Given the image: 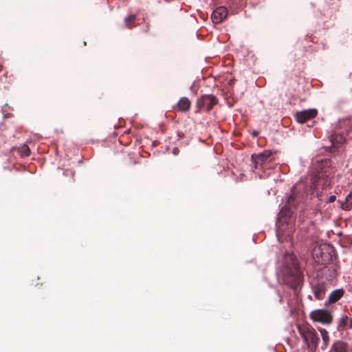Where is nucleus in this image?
Returning a JSON list of instances; mask_svg holds the SVG:
<instances>
[{
  "mask_svg": "<svg viewBox=\"0 0 352 352\" xmlns=\"http://www.w3.org/2000/svg\"><path fill=\"white\" fill-rule=\"evenodd\" d=\"M303 199V195L299 192L296 186H293L292 193L289 196L286 204L279 212L276 223V236L280 241L290 240L292 226L289 223L288 219L292 217L293 210Z\"/></svg>",
  "mask_w": 352,
  "mask_h": 352,
  "instance_id": "f257e3e1",
  "label": "nucleus"
},
{
  "mask_svg": "<svg viewBox=\"0 0 352 352\" xmlns=\"http://www.w3.org/2000/svg\"><path fill=\"white\" fill-rule=\"evenodd\" d=\"M334 170L330 166V161H322L316 173L311 179L309 191L312 197L323 201L327 195V188L331 184Z\"/></svg>",
  "mask_w": 352,
  "mask_h": 352,
  "instance_id": "f03ea898",
  "label": "nucleus"
},
{
  "mask_svg": "<svg viewBox=\"0 0 352 352\" xmlns=\"http://www.w3.org/2000/svg\"><path fill=\"white\" fill-rule=\"evenodd\" d=\"M286 259L291 261V265L285 262L283 270V281L285 284L289 285L292 289L296 290L300 287L303 280L302 272L296 263L294 256L289 252L285 255Z\"/></svg>",
  "mask_w": 352,
  "mask_h": 352,
  "instance_id": "7ed1b4c3",
  "label": "nucleus"
},
{
  "mask_svg": "<svg viewBox=\"0 0 352 352\" xmlns=\"http://www.w3.org/2000/svg\"><path fill=\"white\" fill-rule=\"evenodd\" d=\"M298 331L311 352H316L318 347L319 336L316 329L308 323L298 324Z\"/></svg>",
  "mask_w": 352,
  "mask_h": 352,
  "instance_id": "20e7f679",
  "label": "nucleus"
},
{
  "mask_svg": "<svg viewBox=\"0 0 352 352\" xmlns=\"http://www.w3.org/2000/svg\"><path fill=\"white\" fill-rule=\"evenodd\" d=\"M312 254L316 263L324 265L329 263L335 256V250L330 244L323 243L316 246Z\"/></svg>",
  "mask_w": 352,
  "mask_h": 352,
  "instance_id": "39448f33",
  "label": "nucleus"
},
{
  "mask_svg": "<svg viewBox=\"0 0 352 352\" xmlns=\"http://www.w3.org/2000/svg\"><path fill=\"white\" fill-rule=\"evenodd\" d=\"M337 275V271L335 266L324 267L317 272V280H322L327 283L331 284L334 282Z\"/></svg>",
  "mask_w": 352,
  "mask_h": 352,
  "instance_id": "423d86ee",
  "label": "nucleus"
},
{
  "mask_svg": "<svg viewBox=\"0 0 352 352\" xmlns=\"http://www.w3.org/2000/svg\"><path fill=\"white\" fill-rule=\"evenodd\" d=\"M217 103L216 98L212 95H204L197 100V111L201 112L203 110L207 111L211 110L213 106Z\"/></svg>",
  "mask_w": 352,
  "mask_h": 352,
  "instance_id": "0eeeda50",
  "label": "nucleus"
},
{
  "mask_svg": "<svg viewBox=\"0 0 352 352\" xmlns=\"http://www.w3.org/2000/svg\"><path fill=\"white\" fill-rule=\"evenodd\" d=\"M310 318L314 322L329 324L332 322L331 314L325 309H317L311 312Z\"/></svg>",
  "mask_w": 352,
  "mask_h": 352,
  "instance_id": "6e6552de",
  "label": "nucleus"
},
{
  "mask_svg": "<svg viewBox=\"0 0 352 352\" xmlns=\"http://www.w3.org/2000/svg\"><path fill=\"white\" fill-rule=\"evenodd\" d=\"M328 283L322 280H317L312 285L313 294L316 300H322L324 298Z\"/></svg>",
  "mask_w": 352,
  "mask_h": 352,
  "instance_id": "1a4fd4ad",
  "label": "nucleus"
},
{
  "mask_svg": "<svg viewBox=\"0 0 352 352\" xmlns=\"http://www.w3.org/2000/svg\"><path fill=\"white\" fill-rule=\"evenodd\" d=\"M317 113L318 111L316 109H309L297 112L295 115V118L298 122L304 123L307 120L315 118Z\"/></svg>",
  "mask_w": 352,
  "mask_h": 352,
  "instance_id": "9d476101",
  "label": "nucleus"
},
{
  "mask_svg": "<svg viewBox=\"0 0 352 352\" xmlns=\"http://www.w3.org/2000/svg\"><path fill=\"white\" fill-rule=\"evenodd\" d=\"M271 155L272 152L268 150L264 151L263 153L258 155L253 154L252 155V160L254 165V168H258L259 166H261L271 156Z\"/></svg>",
  "mask_w": 352,
  "mask_h": 352,
  "instance_id": "9b49d317",
  "label": "nucleus"
},
{
  "mask_svg": "<svg viewBox=\"0 0 352 352\" xmlns=\"http://www.w3.org/2000/svg\"><path fill=\"white\" fill-rule=\"evenodd\" d=\"M228 12L225 7L221 6L214 10L212 13V21L214 23H219L227 16Z\"/></svg>",
  "mask_w": 352,
  "mask_h": 352,
  "instance_id": "f8f14e48",
  "label": "nucleus"
},
{
  "mask_svg": "<svg viewBox=\"0 0 352 352\" xmlns=\"http://www.w3.org/2000/svg\"><path fill=\"white\" fill-rule=\"evenodd\" d=\"M328 352H348V344L345 342L336 340Z\"/></svg>",
  "mask_w": 352,
  "mask_h": 352,
  "instance_id": "ddd939ff",
  "label": "nucleus"
},
{
  "mask_svg": "<svg viewBox=\"0 0 352 352\" xmlns=\"http://www.w3.org/2000/svg\"><path fill=\"white\" fill-rule=\"evenodd\" d=\"M344 291L342 289L333 290L329 296L328 304H333L338 302L344 295Z\"/></svg>",
  "mask_w": 352,
  "mask_h": 352,
  "instance_id": "4468645a",
  "label": "nucleus"
},
{
  "mask_svg": "<svg viewBox=\"0 0 352 352\" xmlns=\"http://www.w3.org/2000/svg\"><path fill=\"white\" fill-rule=\"evenodd\" d=\"M330 141L333 146L338 147L346 141V137L344 136V133H331Z\"/></svg>",
  "mask_w": 352,
  "mask_h": 352,
  "instance_id": "2eb2a0df",
  "label": "nucleus"
},
{
  "mask_svg": "<svg viewBox=\"0 0 352 352\" xmlns=\"http://www.w3.org/2000/svg\"><path fill=\"white\" fill-rule=\"evenodd\" d=\"M318 330L320 333V336H321L322 340V345H321V349L322 351H324L327 349V348L329 344V342H330L329 332L325 329H323L321 327L318 328Z\"/></svg>",
  "mask_w": 352,
  "mask_h": 352,
  "instance_id": "dca6fc26",
  "label": "nucleus"
},
{
  "mask_svg": "<svg viewBox=\"0 0 352 352\" xmlns=\"http://www.w3.org/2000/svg\"><path fill=\"white\" fill-rule=\"evenodd\" d=\"M338 202H340V208L342 210H350L352 208V191L346 195L344 201H338Z\"/></svg>",
  "mask_w": 352,
  "mask_h": 352,
  "instance_id": "f3484780",
  "label": "nucleus"
},
{
  "mask_svg": "<svg viewBox=\"0 0 352 352\" xmlns=\"http://www.w3.org/2000/svg\"><path fill=\"white\" fill-rule=\"evenodd\" d=\"M190 102L189 100L186 97L182 98L178 102L179 109L182 111H188L190 108Z\"/></svg>",
  "mask_w": 352,
  "mask_h": 352,
  "instance_id": "a211bd4d",
  "label": "nucleus"
},
{
  "mask_svg": "<svg viewBox=\"0 0 352 352\" xmlns=\"http://www.w3.org/2000/svg\"><path fill=\"white\" fill-rule=\"evenodd\" d=\"M340 327L343 329L346 328H352V319L345 316L342 318L340 322Z\"/></svg>",
  "mask_w": 352,
  "mask_h": 352,
  "instance_id": "6ab92c4d",
  "label": "nucleus"
},
{
  "mask_svg": "<svg viewBox=\"0 0 352 352\" xmlns=\"http://www.w3.org/2000/svg\"><path fill=\"white\" fill-rule=\"evenodd\" d=\"M21 153L24 156H29L30 155V149L27 145H23L21 148Z\"/></svg>",
  "mask_w": 352,
  "mask_h": 352,
  "instance_id": "aec40b11",
  "label": "nucleus"
},
{
  "mask_svg": "<svg viewBox=\"0 0 352 352\" xmlns=\"http://www.w3.org/2000/svg\"><path fill=\"white\" fill-rule=\"evenodd\" d=\"M135 15H131V16H126L124 19L126 26H127L129 28H131L132 26L131 25L130 22L133 21L135 19Z\"/></svg>",
  "mask_w": 352,
  "mask_h": 352,
  "instance_id": "412c9836",
  "label": "nucleus"
},
{
  "mask_svg": "<svg viewBox=\"0 0 352 352\" xmlns=\"http://www.w3.org/2000/svg\"><path fill=\"white\" fill-rule=\"evenodd\" d=\"M336 199V195H331L329 198H328V200L327 201V202H329V203H332V202H334Z\"/></svg>",
  "mask_w": 352,
  "mask_h": 352,
  "instance_id": "4be33fe9",
  "label": "nucleus"
},
{
  "mask_svg": "<svg viewBox=\"0 0 352 352\" xmlns=\"http://www.w3.org/2000/svg\"><path fill=\"white\" fill-rule=\"evenodd\" d=\"M252 134L253 137H256L258 135V133H254Z\"/></svg>",
  "mask_w": 352,
  "mask_h": 352,
  "instance_id": "5701e85b",
  "label": "nucleus"
},
{
  "mask_svg": "<svg viewBox=\"0 0 352 352\" xmlns=\"http://www.w3.org/2000/svg\"><path fill=\"white\" fill-rule=\"evenodd\" d=\"M241 133H234V135H236V136L240 135Z\"/></svg>",
  "mask_w": 352,
  "mask_h": 352,
  "instance_id": "b1692460",
  "label": "nucleus"
},
{
  "mask_svg": "<svg viewBox=\"0 0 352 352\" xmlns=\"http://www.w3.org/2000/svg\"><path fill=\"white\" fill-rule=\"evenodd\" d=\"M281 301H282V297L280 296V302H281Z\"/></svg>",
  "mask_w": 352,
  "mask_h": 352,
  "instance_id": "393cba45",
  "label": "nucleus"
}]
</instances>
